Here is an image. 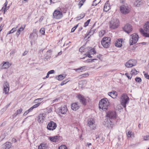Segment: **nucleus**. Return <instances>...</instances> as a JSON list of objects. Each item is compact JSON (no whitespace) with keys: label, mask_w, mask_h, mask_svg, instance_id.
Segmentation results:
<instances>
[{"label":"nucleus","mask_w":149,"mask_h":149,"mask_svg":"<svg viewBox=\"0 0 149 149\" xmlns=\"http://www.w3.org/2000/svg\"><path fill=\"white\" fill-rule=\"evenodd\" d=\"M120 101L121 105L124 107H126V105L128 104L129 101L130 99L127 95L125 94H123L120 98Z\"/></svg>","instance_id":"f257e3e1"},{"label":"nucleus","mask_w":149,"mask_h":149,"mask_svg":"<svg viewBox=\"0 0 149 149\" xmlns=\"http://www.w3.org/2000/svg\"><path fill=\"white\" fill-rule=\"evenodd\" d=\"M109 105V103L108 100L107 98H104L100 101L99 107L100 109H106Z\"/></svg>","instance_id":"f03ea898"},{"label":"nucleus","mask_w":149,"mask_h":149,"mask_svg":"<svg viewBox=\"0 0 149 149\" xmlns=\"http://www.w3.org/2000/svg\"><path fill=\"white\" fill-rule=\"evenodd\" d=\"M111 39L110 37H104L101 41L102 46L105 48L109 47L111 44Z\"/></svg>","instance_id":"7ed1b4c3"},{"label":"nucleus","mask_w":149,"mask_h":149,"mask_svg":"<svg viewBox=\"0 0 149 149\" xmlns=\"http://www.w3.org/2000/svg\"><path fill=\"white\" fill-rule=\"evenodd\" d=\"M63 17L62 12L57 10H55L53 13V18L55 19H60Z\"/></svg>","instance_id":"20e7f679"},{"label":"nucleus","mask_w":149,"mask_h":149,"mask_svg":"<svg viewBox=\"0 0 149 149\" xmlns=\"http://www.w3.org/2000/svg\"><path fill=\"white\" fill-rule=\"evenodd\" d=\"M119 23L118 19L116 18H113L110 22L109 26L111 28L115 29L118 27Z\"/></svg>","instance_id":"39448f33"},{"label":"nucleus","mask_w":149,"mask_h":149,"mask_svg":"<svg viewBox=\"0 0 149 149\" xmlns=\"http://www.w3.org/2000/svg\"><path fill=\"white\" fill-rule=\"evenodd\" d=\"M85 51L87 52L86 54V56H88L89 58L92 57L91 56V54H95L96 53V52L94 48H92L90 47H88L86 48Z\"/></svg>","instance_id":"423d86ee"},{"label":"nucleus","mask_w":149,"mask_h":149,"mask_svg":"<svg viewBox=\"0 0 149 149\" xmlns=\"http://www.w3.org/2000/svg\"><path fill=\"white\" fill-rule=\"evenodd\" d=\"M120 12L123 14H126L129 13L130 9L127 5H122L120 7Z\"/></svg>","instance_id":"0eeeda50"},{"label":"nucleus","mask_w":149,"mask_h":149,"mask_svg":"<svg viewBox=\"0 0 149 149\" xmlns=\"http://www.w3.org/2000/svg\"><path fill=\"white\" fill-rule=\"evenodd\" d=\"M131 36L132 38L130 40V45H133L137 42L139 36L136 33H134Z\"/></svg>","instance_id":"6e6552de"},{"label":"nucleus","mask_w":149,"mask_h":149,"mask_svg":"<svg viewBox=\"0 0 149 149\" xmlns=\"http://www.w3.org/2000/svg\"><path fill=\"white\" fill-rule=\"evenodd\" d=\"M46 117V115L45 113H40L38 115L37 118L38 122L40 124L44 122Z\"/></svg>","instance_id":"1a4fd4ad"},{"label":"nucleus","mask_w":149,"mask_h":149,"mask_svg":"<svg viewBox=\"0 0 149 149\" xmlns=\"http://www.w3.org/2000/svg\"><path fill=\"white\" fill-rule=\"evenodd\" d=\"M57 126L56 124L52 121H50L47 126V129L53 130L56 129Z\"/></svg>","instance_id":"9d476101"},{"label":"nucleus","mask_w":149,"mask_h":149,"mask_svg":"<svg viewBox=\"0 0 149 149\" xmlns=\"http://www.w3.org/2000/svg\"><path fill=\"white\" fill-rule=\"evenodd\" d=\"M38 37L37 31L36 29H34L32 32L31 33L29 36V38L32 40H33Z\"/></svg>","instance_id":"9b49d317"},{"label":"nucleus","mask_w":149,"mask_h":149,"mask_svg":"<svg viewBox=\"0 0 149 149\" xmlns=\"http://www.w3.org/2000/svg\"><path fill=\"white\" fill-rule=\"evenodd\" d=\"M107 116L110 119H115L116 118V113L114 111H109L107 113Z\"/></svg>","instance_id":"f8f14e48"},{"label":"nucleus","mask_w":149,"mask_h":149,"mask_svg":"<svg viewBox=\"0 0 149 149\" xmlns=\"http://www.w3.org/2000/svg\"><path fill=\"white\" fill-rule=\"evenodd\" d=\"M112 123L110 119H107L104 122L103 124L106 126L110 128L112 127L113 124Z\"/></svg>","instance_id":"ddd939ff"},{"label":"nucleus","mask_w":149,"mask_h":149,"mask_svg":"<svg viewBox=\"0 0 149 149\" xmlns=\"http://www.w3.org/2000/svg\"><path fill=\"white\" fill-rule=\"evenodd\" d=\"M124 29L127 33H130L132 31V26L129 24L126 25L124 28Z\"/></svg>","instance_id":"4468645a"},{"label":"nucleus","mask_w":149,"mask_h":149,"mask_svg":"<svg viewBox=\"0 0 149 149\" xmlns=\"http://www.w3.org/2000/svg\"><path fill=\"white\" fill-rule=\"evenodd\" d=\"M8 3L7 1L6 0L5 3L4 4L3 6L0 11V12H3V14H5V12L9 8V6L7 7L8 5Z\"/></svg>","instance_id":"2eb2a0df"},{"label":"nucleus","mask_w":149,"mask_h":149,"mask_svg":"<svg viewBox=\"0 0 149 149\" xmlns=\"http://www.w3.org/2000/svg\"><path fill=\"white\" fill-rule=\"evenodd\" d=\"M78 97L79 99L80 102H81L83 104H86V100L83 96L80 94H79L78 95Z\"/></svg>","instance_id":"dca6fc26"},{"label":"nucleus","mask_w":149,"mask_h":149,"mask_svg":"<svg viewBox=\"0 0 149 149\" xmlns=\"http://www.w3.org/2000/svg\"><path fill=\"white\" fill-rule=\"evenodd\" d=\"M9 90V86L8 84L6 82L4 83V89L3 91L5 92V94H6L8 93Z\"/></svg>","instance_id":"f3484780"},{"label":"nucleus","mask_w":149,"mask_h":149,"mask_svg":"<svg viewBox=\"0 0 149 149\" xmlns=\"http://www.w3.org/2000/svg\"><path fill=\"white\" fill-rule=\"evenodd\" d=\"M95 121L94 119L91 118L88 119V125L91 128H92L93 129V127H92V126H93L94 127V125H95Z\"/></svg>","instance_id":"a211bd4d"},{"label":"nucleus","mask_w":149,"mask_h":149,"mask_svg":"<svg viewBox=\"0 0 149 149\" xmlns=\"http://www.w3.org/2000/svg\"><path fill=\"white\" fill-rule=\"evenodd\" d=\"M111 8V6L109 1H107L105 4L104 8V10L106 12L108 11Z\"/></svg>","instance_id":"6ab92c4d"},{"label":"nucleus","mask_w":149,"mask_h":149,"mask_svg":"<svg viewBox=\"0 0 149 149\" xmlns=\"http://www.w3.org/2000/svg\"><path fill=\"white\" fill-rule=\"evenodd\" d=\"M123 42L122 39L120 38L118 39L115 43V46L117 47H121L122 46V42Z\"/></svg>","instance_id":"aec40b11"},{"label":"nucleus","mask_w":149,"mask_h":149,"mask_svg":"<svg viewBox=\"0 0 149 149\" xmlns=\"http://www.w3.org/2000/svg\"><path fill=\"white\" fill-rule=\"evenodd\" d=\"M59 111L62 113L65 114L66 113L67 111V109L66 106L61 107L59 108Z\"/></svg>","instance_id":"412c9836"},{"label":"nucleus","mask_w":149,"mask_h":149,"mask_svg":"<svg viewBox=\"0 0 149 149\" xmlns=\"http://www.w3.org/2000/svg\"><path fill=\"white\" fill-rule=\"evenodd\" d=\"M71 108L72 110L76 111L79 109V105L77 103H73L72 104Z\"/></svg>","instance_id":"4be33fe9"},{"label":"nucleus","mask_w":149,"mask_h":149,"mask_svg":"<svg viewBox=\"0 0 149 149\" xmlns=\"http://www.w3.org/2000/svg\"><path fill=\"white\" fill-rule=\"evenodd\" d=\"M136 60L132 59L129 60L126 63V65H135L136 64Z\"/></svg>","instance_id":"5701e85b"},{"label":"nucleus","mask_w":149,"mask_h":149,"mask_svg":"<svg viewBox=\"0 0 149 149\" xmlns=\"http://www.w3.org/2000/svg\"><path fill=\"white\" fill-rule=\"evenodd\" d=\"M60 137L58 136H55L54 137H50L49 139L52 141L56 142L58 141Z\"/></svg>","instance_id":"b1692460"},{"label":"nucleus","mask_w":149,"mask_h":149,"mask_svg":"<svg viewBox=\"0 0 149 149\" xmlns=\"http://www.w3.org/2000/svg\"><path fill=\"white\" fill-rule=\"evenodd\" d=\"M26 26V25L25 24L23 26H21L20 28L18 30L16 33L18 36L19 35L21 32H22L24 31Z\"/></svg>","instance_id":"393cba45"},{"label":"nucleus","mask_w":149,"mask_h":149,"mask_svg":"<svg viewBox=\"0 0 149 149\" xmlns=\"http://www.w3.org/2000/svg\"><path fill=\"white\" fill-rule=\"evenodd\" d=\"M48 146L46 144L42 143L38 146V149H47Z\"/></svg>","instance_id":"a878e982"},{"label":"nucleus","mask_w":149,"mask_h":149,"mask_svg":"<svg viewBox=\"0 0 149 149\" xmlns=\"http://www.w3.org/2000/svg\"><path fill=\"white\" fill-rule=\"evenodd\" d=\"M11 146V143L7 142H6L4 144L3 147L4 149H9Z\"/></svg>","instance_id":"bb28decb"},{"label":"nucleus","mask_w":149,"mask_h":149,"mask_svg":"<svg viewBox=\"0 0 149 149\" xmlns=\"http://www.w3.org/2000/svg\"><path fill=\"white\" fill-rule=\"evenodd\" d=\"M144 28L145 30L149 32V22H147L144 25Z\"/></svg>","instance_id":"cd10ccee"},{"label":"nucleus","mask_w":149,"mask_h":149,"mask_svg":"<svg viewBox=\"0 0 149 149\" xmlns=\"http://www.w3.org/2000/svg\"><path fill=\"white\" fill-rule=\"evenodd\" d=\"M116 94V92L115 91H113L108 93L109 95L113 98H114L115 97Z\"/></svg>","instance_id":"c85d7f7f"},{"label":"nucleus","mask_w":149,"mask_h":149,"mask_svg":"<svg viewBox=\"0 0 149 149\" xmlns=\"http://www.w3.org/2000/svg\"><path fill=\"white\" fill-rule=\"evenodd\" d=\"M76 71L79 72L82 71V70H86V66H84L80 68L75 69H74Z\"/></svg>","instance_id":"c756f323"},{"label":"nucleus","mask_w":149,"mask_h":149,"mask_svg":"<svg viewBox=\"0 0 149 149\" xmlns=\"http://www.w3.org/2000/svg\"><path fill=\"white\" fill-rule=\"evenodd\" d=\"M85 0H81L79 2L78 5L79 8H80L83 5L84 3L85 2Z\"/></svg>","instance_id":"7c9ffc66"},{"label":"nucleus","mask_w":149,"mask_h":149,"mask_svg":"<svg viewBox=\"0 0 149 149\" xmlns=\"http://www.w3.org/2000/svg\"><path fill=\"white\" fill-rule=\"evenodd\" d=\"M105 31L104 30L100 31L99 32V36L100 37H102L105 33Z\"/></svg>","instance_id":"2f4dec72"},{"label":"nucleus","mask_w":149,"mask_h":149,"mask_svg":"<svg viewBox=\"0 0 149 149\" xmlns=\"http://www.w3.org/2000/svg\"><path fill=\"white\" fill-rule=\"evenodd\" d=\"M65 76H64L63 75H62L60 74L59 75H58L57 77V79L59 81H61L63 79H64V78H65Z\"/></svg>","instance_id":"473e14b6"},{"label":"nucleus","mask_w":149,"mask_h":149,"mask_svg":"<svg viewBox=\"0 0 149 149\" xmlns=\"http://www.w3.org/2000/svg\"><path fill=\"white\" fill-rule=\"evenodd\" d=\"M101 0H95L93 3V6H96L100 3Z\"/></svg>","instance_id":"72a5a7b5"},{"label":"nucleus","mask_w":149,"mask_h":149,"mask_svg":"<svg viewBox=\"0 0 149 149\" xmlns=\"http://www.w3.org/2000/svg\"><path fill=\"white\" fill-rule=\"evenodd\" d=\"M127 135L128 137H132L134 136L132 132L130 131L127 133Z\"/></svg>","instance_id":"f704fd0d"},{"label":"nucleus","mask_w":149,"mask_h":149,"mask_svg":"<svg viewBox=\"0 0 149 149\" xmlns=\"http://www.w3.org/2000/svg\"><path fill=\"white\" fill-rule=\"evenodd\" d=\"M95 31V30L91 29L89 31L87 35V36L90 35L91 36L93 35Z\"/></svg>","instance_id":"c9c22d12"},{"label":"nucleus","mask_w":149,"mask_h":149,"mask_svg":"<svg viewBox=\"0 0 149 149\" xmlns=\"http://www.w3.org/2000/svg\"><path fill=\"white\" fill-rule=\"evenodd\" d=\"M89 74L88 73L83 74L80 76V78H85L89 76Z\"/></svg>","instance_id":"e433bc0d"},{"label":"nucleus","mask_w":149,"mask_h":149,"mask_svg":"<svg viewBox=\"0 0 149 149\" xmlns=\"http://www.w3.org/2000/svg\"><path fill=\"white\" fill-rule=\"evenodd\" d=\"M17 27L16 28H13L10 31H9V32L8 33V34L12 33H13L15 31H16L17 29Z\"/></svg>","instance_id":"4c0bfd02"},{"label":"nucleus","mask_w":149,"mask_h":149,"mask_svg":"<svg viewBox=\"0 0 149 149\" xmlns=\"http://www.w3.org/2000/svg\"><path fill=\"white\" fill-rule=\"evenodd\" d=\"M42 35H44L45 32V30L44 28H41L40 31Z\"/></svg>","instance_id":"58836bf2"},{"label":"nucleus","mask_w":149,"mask_h":149,"mask_svg":"<svg viewBox=\"0 0 149 149\" xmlns=\"http://www.w3.org/2000/svg\"><path fill=\"white\" fill-rule=\"evenodd\" d=\"M22 109H20L18 110L15 113V116H17L18 114L22 112Z\"/></svg>","instance_id":"ea45409f"},{"label":"nucleus","mask_w":149,"mask_h":149,"mask_svg":"<svg viewBox=\"0 0 149 149\" xmlns=\"http://www.w3.org/2000/svg\"><path fill=\"white\" fill-rule=\"evenodd\" d=\"M90 21V19H88L86 22L84 23V27H86V26H87L88 25V24H89Z\"/></svg>","instance_id":"a19ab883"},{"label":"nucleus","mask_w":149,"mask_h":149,"mask_svg":"<svg viewBox=\"0 0 149 149\" xmlns=\"http://www.w3.org/2000/svg\"><path fill=\"white\" fill-rule=\"evenodd\" d=\"M97 59L96 58L89 59L87 60V61L88 62H93L95 61H97Z\"/></svg>","instance_id":"79ce46f5"},{"label":"nucleus","mask_w":149,"mask_h":149,"mask_svg":"<svg viewBox=\"0 0 149 149\" xmlns=\"http://www.w3.org/2000/svg\"><path fill=\"white\" fill-rule=\"evenodd\" d=\"M43 98H40L36 99L34 100V102L35 103H37L38 102L43 100Z\"/></svg>","instance_id":"37998d69"},{"label":"nucleus","mask_w":149,"mask_h":149,"mask_svg":"<svg viewBox=\"0 0 149 149\" xmlns=\"http://www.w3.org/2000/svg\"><path fill=\"white\" fill-rule=\"evenodd\" d=\"M132 74L134 75H136L137 74L138 72L135 70H132L131 72Z\"/></svg>","instance_id":"c03bdc74"},{"label":"nucleus","mask_w":149,"mask_h":149,"mask_svg":"<svg viewBox=\"0 0 149 149\" xmlns=\"http://www.w3.org/2000/svg\"><path fill=\"white\" fill-rule=\"evenodd\" d=\"M85 49V50H86V49H85L84 46H82L79 48V51L80 52H84ZM85 51H86L85 50Z\"/></svg>","instance_id":"a18cd8bd"},{"label":"nucleus","mask_w":149,"mask_h":149,"mask_svg":"<svg viewBox=\"0 0 149 149\" xmlns=\"http://www.w3.org/2000/svg\"><path fill=\"white\" fill-rule=\"evenodd\" d=\"M78 25L77 24V25H76L73 28H72L71 30V32H74L75 31V29H76V28L78 27Z\"/></svg>","instance_id":"49530a36"},{"label":"nucleus","mask_w":149,"mask_h":149,"mask_svg":"<svg viewBox=\"0 0 149 149\" xmlns=\"http://www.w3.org/2000/svg\"><path fill=\"white\" fill-rule=\"evenodd\" d=\"M41 103H38L35 104V105H34L33 107V108H37L40 105V104Z\"/></svg>","instance_id":"de8ad7c7"},{"label":"nucleus","mask_w":149,"mask_h":149,"mask_svg":"<svg viewBox=\"0 0 149 149\" xmlns=\"http://www.w3.org/2000/svg\"><path fill=\"white\" fill-rule=\"evenodd\" d=\"M135 80L136 82H140L141 81V79L140 77H136L135 78Z\"/></svg>","instance_id":"09e8293b"},{"label":"nucleus","mask_w":149,"mask_h":149,"mask_svg":"<svg viewBox=\"0 0 149 149\" xmlns=\"http://www.w3.org/2000/svg\"><path fill=\"white\" fill-rule=\"evenodd\" d=\"M85 16V14L84 13H83L80 14L79 16L78 17H79L80 19H82Z\"/></svg>","instance_id":"8fccbe9b"},{"label":"nucleus","mask_w":149,"mask_h":149,"mask_svg":"<svg viewBox=\"0 0 149 149\" xmlns=\"http://www.w3.org/2000/svg\"><path fill=\"white\" fill-rule=\"evenodd\" d=\"M66 147L64 145L60 146L59 147L58 149H66Z\"/></svg>","instance_id":"3c124183"},{"label":"nucleus","mask_w":149,"mask_h":149,"mask_svg":"<svg viewBox=\"0 0 149 149\" xmlns=\"http://www.w3.org/2000/svg\"><path fill=\"white\" fill-rule=\"evenodd\" d=\"M125 76H126L128 79H131L132 78L131 75H130L128 73H126L125 74Z\"/></svg>","instance_id":"603ef678"},{"label":"nucleus","mask_w":149,"mask_h":149,"mask_svg":"<svg viewBox=\"0 0 149 149\" xmlns=\"http://www.w3.org/2000/svg\"><path fill=\"white\" fill-rule=\"evenodd\" d=\"M143 36L145 37H149V33H143Z\"/></svg>","instance_id":"864d4df0"},{"label":"nucleus","mask_w":149,"mask_h":149,"mask_svg":"<svg viewBox=\"0 0 149 149\" xmlns=\"http://www.w3.org/2000/svg\"><path fill=\"white\" fill-rule=\"evenodd\" d=\"M145 140H149V136H145L143 137Z\"/></svg>","instance_id":"5fc2aeb1"},{"label":"nucleus","mask_w":149,"mask_h":149,"mask_svg":"<svg viewBox=\"0 0 149 149\" xmlns=\"http://www.w3.org/2000/svg\"><path fill=\"white\" fill-rule=\"evenodd\" d=\"M68 81H66V80L62 81V82L61 84V85L62 86V85L65 84Z\"/></svg>","instance_id":"6e6d98bb"},{"label":"nucleus","mask_w":149,"mask_h":149,"mask_svg":"<svg viewBox=\"0 0 149 149\" xmlns=\"http://www.w3.org/2000/svg\"><path fill=\"white\" fill-rule=\"evenodd\" d=\"M6 64L7 65H11V64H10L9 62H5L3 63V65H6Z\"/></svg>","instance_id":"4d7b16f0"},{"label":"nucleus","mask_w":149,"mask_h":149,"mask_svg":"<svg viewBox=\"0 0 149 149\" xmlns=\"http://www.w3.org/2000/svg\"><path fill=\"white\" fill-rule=\"evenodd\" d=\"M145 77L147 79H149V75L147 73H145L144 74Z\"/></svg>","instance_id":"13d9d810"},{"label":"nucleus","mask_w":149,"mask_h":149,"mask_svg":"<svg viewBox=\"0 0 149 149\" xmlns=\"http://www.w3.org/2000/svg\"><path fill=\"white\" fill-rule=\"evenodd\" d=\"M4 25V24H1V26H0V32L3 29Z\"/></svg>","instance_id":"bf43d9fd"},{"label":"nucleus","mask_w":149,"mask_h":149,"mask_svg":"<svg viewBox=\"0 0 149 149\" xmlns=\"http://www.w3.org/2000/svg\"><path fill=\"white\" fill-rule=\"evenodd\" d=\"M101 57H102V56L101 55H100V54H98L97 56V58L98 59H99L100 60V59L101 58Z\"/></svg>","instance_id":"052dcab7"},{"label":"nucleus","mask_w":149,"mask_h":149,"mask_svg":"<svg viewBox=\"0 0 149 149\" xmlns=\"http://www.w3.org/2000/svg\"><path fill=\"white\" fill-rule=\"evenodd\" d=\"M54 70H50V71H49L48 73L49 74H51L53 73L54 72Z\"/></svg>","instance_id":"680f3d73"},{"label":"nucleus","mask_w":149,"mask_h":149,"mask_svg":"<svg viewBox=\"0 0 149 149\" xmlns=\"http://www.w3.org/2000/svg\"><path fill=\"white\" fill-rule=\"evenodd\" d=\"M140 32L143 34V33H144V31L142 29H139Z\"/></svg>","instance_id":"e2e57ef3"},{"label":"nucleus","mask_w":149,"mask_h":149,"mask_svg":"<svg viewBox=\"0 0 149 149\" xmlns=\"http://www.w3.org/2000/svg\"><path fill=\"white\" fill-rule=\"evenodd\" d=\"M28 52L27 51H25L23 53V54H22V56H24L26 55L27 53H28Z\"/></svg>","instance_id":"0e129e2a"},{"label":"nucleus","mask_w":149,"mask_h":149,"mask_svg":"<svg viewBox=\"0 0 149 149\" xmlns=\"http://www.w3.org/2000/svg\"><path fill=\"white\" fill-rule=\"evenodd\" d=\"M29 111H28V110L26 111H25V112L24 113V116H25L27 114L29 113Z\"/></svg>","instance_id":"69168bd1"},{"label":"nucleus","mask_w":149,"mask_h":149,"mask_svg":"<svg viewBox=\"0 0 149 149\" xmlns=\"http://www.w3.org/2000/svg\"><path fill=\"white\" fill-rule=\"evenodd\" d=\"M55 0H50V5L52 3H55L56 2H55L54 1H54Z\"/></svg>","instance_id":"338daca9"},{"label":"nucleus","mask_w":149,"mask_h":149,"mask_svg":"<svg viewBox=\"0 0 149 149\" xmlns=\"http://www.w3.org/2000/svg\"><path fill=\"white\" fill-rule=\"evenodd\" d=\"M34 108H33V107H31L28 110V111L29 112H30L31 111H32Z\"/></svg>","instance_id":"774afa93"}]
</instances>
